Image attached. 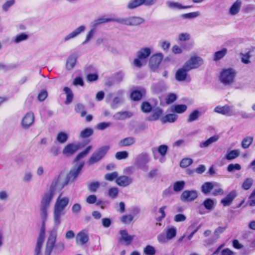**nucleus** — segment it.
Returning <instances> with one entry per match:
<instances>
[{
    "mask_svg": "<svg viewBox=\"0 0 255 255\" xmlns=\"http://www.w3.org/2000/svg\"><path fill=\"white\" fill-rule=\"evenodd\" d=\"M84 162L80 163L77 164L75 167L71 170L69 173L67 175L66 179L68 182L74 181L81 172L82 169L84 166Z\"/></svg>",
    "mask_w": 255,
    "mask_h": 255,
    "instance_id": "9",
    "label": "nucleus"
},
{
    "mask_svg": "<svg viewBox=\"0 0 255 255\" xmlns=\"http://www.w3.org/2000/svg\"><path fill=\"white\" fill-rule=\"evenodd\" d=\"M69 202V198L62 197L61 194L56 199L53 210L54 227L48 232V237L46 243L44 255H50L53 250L55 254H59L65 249V246L63 242H59L56 244V242L58 229L61 223V217L65 214V209Z\"/></svg>",
    "mask_w": 255,
    "mask_h": 255,
    "instance_id": "1",
    "label": "nucleus"
},
{
    "mask_svg": "<svg viewBox=\"0 0 255 255\" xmlns=\"http://www.w3.org/2000/svg\"><path fill=\"white\" fill-rule=\"evenodd\" d=\"M77 58V55L75 54H72L68 57L66 64V67L67 70H71L74 67Z\"/></svg>",
    "mask_w": 255,
    "mask_h": 255,
    "instance_id": "28",
    "label": "nucleus"
},
{
    "mask_svg": "<svg viewBox=\"0 0 255 255\" xmlns=\"http://www.w3.org/2000/svg\"><path fill=\"white\" fill-rule=\"evenodd\" d=\"M216 204L214 201L210 198H207L204 200L200 208L203 206L205 209L209 211H212L215 207Z\"/></svg>",
    "mask_w": 255,
    "mask_h": 255,
    "instance_id": "33",
    "label": "nucleus"
},
{
    "mask_svg": "<svg viewBox=\"0 0 255 255\" xmlns=\"http://www.w3.org/2000/svg\"><path fill=\"white\" fill-rule=\"evenodd\" d=\"M185 182L183 181L176 182L173 185V190L175 192L181 191L184 187Z\"/></svg>",
    "mask_w": 255,
    "mask_h": 255,
    "instance_id": "55",
    "label": "nucleus"
},
{
    "mask_svg": "<svg viewBox=\"0 0 255 255\" xmlns=\"http://www.w3.org/2000/svg\"><path fill=\"white\" fill-rule=\"evenodd\" d=\"M68 183V182L66 179L63 181L61 177L59 176L52 181L49 190H51L52 188L53 192L55 193L56 190L62 189Z\"/></svg>",
    "mask_w": 255,
    "mask_h": 255,
    "instance_id": "15",
    "label": "nucleus"
},
{
    "mask_svg": "<svg viewBox=\"0 0 255 255\" xmlns=\"http://www.w3.org/2000/svg\"><path fill=\"white\" fill-rule=\"evenodd\" d=\"M166 5L171 9L172 10H181L190 8V5H184L182 3L178 2L173 1H167L166 2Z\"/></svg>",
    "mask_w": 255,
    "mask_h": 255,
    "instance_id": "21",
    "label": "nucleus"
},
{
    "mask_svg": "<svg viewBox=\"0 0 255 255\" xmlns=\"http://www.w3.org/2000/svg\"><path fill=\"white\" fill-rule=\"evenodd\" d=\"M128 153L127 151H119L116 153L115 157L118 160L125 159L128 157Z\"/></svg>",
    "mask_w": 255,
    "mask_h": 255,
    "instance_id": "60",
    "label": "nucleus"
},
{
    "mask_svg": "<svg viewBox=\"0 0 255 255\" xmlns=\"http://www.w3.org/2000/svg\"><path fill=\"white\" fill-rule=\"evenodd\" d=\"M34 121V115L31 112L27 113L23 117L21 125L23 128L27 129L31 127Z\"/></svg>",
    "mask_w": 255,
    "mask_h": 255,
    "instance_id": "12",
    "label": "nucleus"
},
{
    "mask_svg": "<svg viewBox=\"0 0 255 255\" xmlns=\"http://www.w3.org/2000/svg\"><path fill=\"white\" fill-rule=\"evenodd\" d=\"M177 99V96L174 93H170L167 95L166 98V103L167 104H170L173 103Z\"/></svg>",
    "mask_w": 255,
    "mask_h": 255,
    "instance_id": "64",
    "label": "nucleus"
},
{
    "mask_svg": "<svg viewBox=\"0 0 255 255\" xmlns=\"http://www.w3.org/2000/svg\"><path fill=\"white\" fill-rule=\"evenodd\" d=\"M100 185V184L98 181L92 182L88 185V188L91 192H95L99 188Z\"/></svg>",
    "mask_w": 255,
    "mask_h": 255,
    "instance_id": "57",
    "label": "nucleus"
},
{
    "mask_svg": "<svg viewBox=\"0 0 255 255\" xmlns=\"http://www.w3.org/2000/svg\"><path fill=\"white\" fill-rule=\"evenodd\" d=\"M236 75L235 69L232 68L224 69L220 73L219 79L224 86H231L235 82Z\"/></svg>",
    "mask_w": 255,
    "mask_h": 255,
    "instance_id": "3",
    "label": "nucleus"
},
{
    "mask_svg": "<svg viewBox=\"0 0 255 255\" xmlns=\"http://www.w3.org/2000/svg\"><path fill=\"white\" fill-rule=\"evenodd\" d=\"M86 29V27L84 25H81L71 33L67 34L63 38V41L66 42L72 39H73L79 35L80 33L84 32Z\"/></svg>",
    "mask_w": 255,
    "mask_h": 255,
    "instance_id": "20",
    "label": "nucleus"
},
{
    "mask_svg": "<svg viewBox=\"0 0 255 255\" xmlns=\"http://www.w3.org/2000/svg\"><path fill=\"white\" fill-rule=\"evenodd\" d=\"M135 141V138L132 137H128L121 140L119 142L120 146H127L132 145Z\"/></svg>",
    "mask_w": 255,
    "mask_h": 255,
    "instance_id": "35",
    "label": "nucleus"
},
{
    "mask_svg": "<svg viewBox=\"0 0 255 255\" xmlns=\"http://www.w3.org/2000/svg\"><path fill=\"white\" fill-rule=\"evenodd\" d=\"M119 190L116 187L110 188L108 190V196L112 199L116 198L119 194Z\"/></svg>",
    "mask_w": 255,
    "mask_h": 255,
    "instance_id": "51",
    "label": "nucleus"
},
{
    "mask_svg": "<svg viewBox=\"0 0 255 255\" xmlns=\"http://www.w3.org/2000/svg\"><path fill=\"white\" fill-rule=\"evenodd\" d=\"M144 93V90H142V91L134 90L131 93L130 98L133 101H139L141 99L143 94Z\"/></svg>",
    "mask_w": 255,
    "mask_h": 255,
    "instance_id": "42",
    "label": "nucleus"
},
{
    "mask_svg": "<svg viewBox=\"0 0 255 255\" xmlns=\"http://www.w3.org/2000/svg\"><path fill=\"white\" fill-rule=\"evenodd\" d=\"M163 110L159 108H157L153 110V114L147 117V120L149 121L157 120L163 114Z\"/></svg>",
    "mask_w": 255,
    "mask_h": 255,
    "instance_id": "29",
    "label": "nucleus"
},
{
    "mask_svg": "<svg viewBox=\"0 0 255 255\" xmlns=\"http://www.w3.org/2000/svg\"><path fill=\"white\" fill-rule=\"evenodd\" d=\"M124 93L123 90H119L116 93L117 96L115 97L110 103L111 107L112 109L117 108L119 105L123 103L124 101Z\"/></svg>",
    "mask_w": 255,
    "mask_h": 255,
    "instance_id": "16",
    "label": "nucleus"
},
{
    "mask_svg": "<svg viewBox=\"0 0 255 255\" xmlns=\"http://www.w3.org/2000/svg\"><path fill=\"white\" fill-rule=\"evenodd\" d=\"M143 253L146 255H154L156 253V251L153 246L147 245L144 248Z\"/></svg>",
    "mask_w": 255,
    "mask_h": 255,
    "instance_id": "54",
    "label": "nucleus"
},
{
    "mask_svg": "<svg viewBox=\"0 0 255 255\" xmlns=\"http://www.w3.org/2000/svg\"><path fill=\"white\" fill-rule=\"evenodd\" d=\"M109 149V146H104L95 151L89 159L88 163L91 165L101 160L106 155Z\"/></svg>",
    "mask_w": 255,
    "mask_h": 255,
    "instance_id": "7",
    "label": "nucleus"
},
{
    "mask_svg": "<svg viewBox=\"0 0 255 255\" xmlns=\"http://www.w3.org/2000/svg\"><path fill=\"white\" fill-rule=\"evenodd\" d=\"M240 155V151L238 149L233 150L228 152L225 156V159L228 160H233Z\"/></svg>",
    "mask_w": 255,
    "mask_h": 255,
    "instance_id": "41",
    "label": "nucleus"
},
{
    "mask_svg": "<svg viewBox=\"0 0 255 255\" xmlns=\"http://www.w3.org/2000/svg\"><path fill=\"white\" fill-rule=\"evenodd\" d=\"M203 63V59L198 56H194L191 57L187 61L185 64L187 67V70L195 69L200 66Z\"/></svg>",
    "mask_w": 255,
    "mask_h": 255,
    "instance_id": "11",
    "label": "nucleus"
},
{
    "mask_svg": "<svg viewBox=\"0 0 255 255\" xmlns=\"http://www.w3.org/2000/svg\"><path fill=\"white\" fill-rule=\"evenodd\" d=\"M242 5L240 0H237L230 8L229 12L231 15L237 14L240 11Z\"/></svg>",
    "mask_w": 255,
    "mask_h": 255,
    "instance_id": "30",
    "label": "nucleus"
},
{
    "mask_svg": "<svg viewBox=\"0 0 255 255\" xmlns=\"http://www.w3.org/2000/svg\"><path fill=\"white\" fill-rule=\"evenodd\" d=\"M177 119V116L174 114H167L161 119L162 123H174Z\"/></svg>",
    "mask_w": 255,
    "mask_h": 255,
    "instance_id": "37",
    "label": "nucleus"
},
{
    "mask_svg": "<svg viewBox=\"0 0 255 255\" xmlns=\"http://www.w3.org/2000/svg\"><path fill=\"white\" fill-rule=\"evenodd\" d=\"M93 133V130L91 128H86L80 132V136L82 138H87Z\"/></svg>",
    "mask_w": 255,
    "mask_h": 255,
    "instance_id": "53",
    "label": "nucleus"
},
{
    "mask_svg": "<svg viewBox=\"0 0 255 255\" xmlns=\"http://www.w3.org/2000/svg\"><path fill=\"white\" fill-rule=\"evenodd\" d=\"M198 197V192L196 190H185L181 195L180 199L184 202H192Z\"/></svg>",
    "mask_w": 255,
    "mask_h": 255,
    "instance_id": "10",
    "label": "nucleus"
},
{
    "mask_svg": "<svg viewBox=\"0 0 255 255\" xmlns=\"http://www.w3.org/2000/svg\"><path fill=\"white\" fill-rule=\"evenodd\" d=\"M115 21L126 25L136 26L143 23L145 19L139 16H129L125 18H120L115 19Z\"/></svg>",
    "mask_w": 255,
    "mask_h": 255,
    "instance_id": "5",
    "label": "nucleus"
},
{
    "mask_svg": "<svg viewBox=\"0 0 255 255\" xmlns=\"http://www.w3.org/2000/svg\"><path fill=\"white\" fill-rule=\"evenodd\" d=\"M214 112L228 117L237 116V112L234 106L225 105L224 106H217L214 109Z\"/></svg>",
    "mask_w": 255,
    "mask_h": 255,
    "instance_id": "8",
    "label": "nucleus"
},
{
    "mask_svg": "<svg viewBox=\"0 0 255 255\" xmlns=\"http://www.w3.org/2000/svg\"><path fill=\"white\" fill-rule=\"evenodd\" d=\"M193 163V160L191 158L183 159L180 163V165L182 168H186L190 165Z\"/></svg>",
    "mask_w": 255,
    "mask_h": 255,
    "instance_id": "61",
    "label": "nucleus"
},
{
    "mask_svg": "<svg viewBox=\"0 0 255 255\" xmlns=\"http://www.w3.org/2000/svg\"><path fill=\"white\" fill-rule=\"evenodd\" d=\"M151 88L153 92L158 94L165 90L166 86L164 83L161 82L153 84Z\"/></svg>",
    "mask_w": 255,
    "mask_h": 255,
    "instance_id": "32",
    "label": "nucleus"
},
{
    "mask_svg": "<svg viewBox=\"0 0 255 255\" xmlns=\"http://www.w3.org/2000/svg\"><path fill=\"white\" fill-rule=\"evenodd\" d=\"M119 174L117 171L113 172L112 173H107L105 175V179L109 181H113L114 180H116L118 178Z\"/></svg>",
    "mask_w": 255,
    "mask_h": 255,
    "instance_id": "50",
    "label": "nucleus"
},
{
    "mask_svg": "<svg viewBox=\"0 0 255 255\" xmlns=\"http://www.w3.org/2000/svg\"><path fill=\"white\" fill-rule=\"evenodd\" d=\"M132 116V113L129 111L119 112L113 116V119L115 120H124L130 118Z\"/></svg>",
    "mask_w": 255,
    "mask_h": 255,
    "instance_id": "26",
    "label": "nucleus"
},
{
    "mask_svg": "<svg viewBox=\"0 0 255 255\" xmlns=\"http://www.w3.org/2000/svg\"><path fill=\"white\" fill-rule=\"evenodd\" d=\"M42 220V227L40 229L38 239L36 244L34 251V255H41V250L45 239V224L47 220V216L44 218L42 215H40Z\"/></svg>",
    "mask_w": 255,
    "mask_h": 255,
    "instance_id": "4",
    "label": "nucleus"
},
{
    "mask_svg": "<svg viewBox=\"0 0 255 255\" xmlns=\"http://www.w3.org/2000/svg\"><path fill=\"white\" fill-rule=\"evenodd\" d=\"M237 196L236 191L233 190L221 200V203L224 206H230Z\"/></svg>",
    "mask_w": 255,
    "mask_h": 255,
    "instance_id": "22",
    "label": "nucleus"
},
{
    "mask_svg": "<svg viewBox=\"0 0 255 255\" xmlns=\"http://www.w3.org/2000/svg\"><path fill=\"white\" fill-rule=\"evenodd\" d=\"M253 141V137L252 136H247L245 137L242 142L241 145L243 148L246 149L250 147Z\"/></svg>",
    "mask_w": 255,
    "mask_h": 255,
    "instance_id": "47",
    "label": "nucleus"
},
{
    "mask_svg": "<svg viewBox=\"0 0 255 255\" xmlns=\"http://www.w3.org/2000/svg\"><path fill=\"white\" fill-rule=\"evenodd\" d=\"M79 148V144L68 143L63 149L62 153L66 157L71 156L74 154Z\"/></svg>",
    "mask_w": 255,
    "mask_h": 255,
    "instance_id": "14",
    "label": "nucleus"
},
{
    "mask_svg": "<svg viewBox=\"0 0 255 255\" xmlns=\"http://www.w3.org/2000/svg\"><path fill=\"white\" fill-rule=\"evenodd\" d=\"M187 107L185 105H177L172 108L171 111L173 112H175L178 114H181L186 111Z\"/></svg>",
    "mask_w": 255,
    "mask_h": 255,
    "instance_id": "46",
    "label": "nucleus"
},
{
    "mask_svg": "<svg viewBox=\"0 0 255 255\" xmlns=\"http://www.w3.org/2000/svg\"><path fill=\"white\" fill-rule=\"evenodd\" d=\"M200 14L199 11H194L187 13H184L180 15V17L182 19H191L195 18Z\"/></svg>",
    "mask_w": 255,
    "mask_h": 255,
    "instance_id": "43",
    "label": "nucleus"
},
{
    "mask_svg": "<svg viewBox=\"0 0 255 255\" xmlns=\"http://www.w3.org/2000/svg\"><path fill=\"white\" fill-rule=\"evenodd\" d=\"M28 36L24 33H21L15 36L13 39V41L15 43H19L22 41L26 40L28 39Z\"/></svg>",
    "mask_w": 255,
    "mask_h": 255,
    "instance_id": "48",
    "label": "nucleus"
},
{
    "mask_svg": "<svg viewBox=\"0 0 255 255\" xmlns=\"http://www.w3.org/2000/svg\"><path fill=\"white\" fill-rule=\"evenodd\" d=\"M132 182V178L126 175L118 176L116 180V183L119 186L126 187L129 185Z\"/></svg>",
    "mask_w": 255,
    "mask_h": 255,
    "instance_id": "18",
    "label": "nucleus"
},
{
    "mask_svg": "<svg viewBox=\"0 0 255 255\" xmlns=\"http://www.w3.org/2000/svg\"><path fill=\"white\" fill-rule=\"evenodd\" d=\"M227 53V49L223 48L221 50L217 51L214 55V60L218 61L223 58Z\"/></svg>",
    "mask_w": 255,
    "mask_h": 255,
    "instance_id": "44",
    "label": "nucleus"
},
{
    "mask_svg": "<svg viewBox=\"0 0 255 255\" xmlns=\"http://www.w3.org/2000/svg\"><path fill=\"white\" fill-rule=\"evenodd\" d=\"M219 139V136L217 135H214L205 141L200 142L199 146L201 148L208 147L210 145L216 142Z\"/></svg>",
    "mask_w": 255,
    "mask_h": 255,
    "instance_id": "31",
    "label": "nucleus"
},
{
    "mask_svg": "<svg viewBox=\"0 0 255 255\" xmlns=\"http://www.w3.org/2000/svg\"><path fill=\"white\" fill-rule=\"evenodd\" d=\"M133 219V216L131 214L125 215L121 218V222L125 224H129Z\"/></svg>",
    "mask_w": 255,
    "mask_h": 255,
    "instance_id": "58",
    "label": "nucleus"
},
{
    "mask_svg": "<svg viewBox=\"0 0 255 255\" xmlns=\"http://www.w3.org/2000/svg\"><path fill=\"white\" fill-rule=\"evenodd\" d=\"M63 91L66 94V99L65 103L66 104H69L71 103L72 101L73 98V94L71 90L69 88L67 87L64 88Z\"/></svg>",
    "mask_w": 255,
    "mask_h": 255,
    "instance_id": "40",
    "label": "nucleus"
},
{
    "mask_svg": "<svg viewBox=\"0 0 255 255\" xmlns=\"http://www.w3.org/2000/svg\"><path fill=\"white\" fill-rule=\"evenodd\" d=\"M141 109L144 113H149L152 111L151 105L147 102H144L141 104Z\"/></svg>",
    "mask_w": 255,
    "mask_h": 255,
    "instance_id": "56",
    "label": "nucleus"
},
{
    "mask_svg": "<svg viewBox=\"0 0 255 255\" xmlns=\"http://www.w3.org/2000/svg\"><path fill=\"white\" fill-rule=\"evenodd\" d=\"M49 152L52 155L57 156L60 153V147L56 145H53L49 149Z\"/></svg>",
    "mask_w": 255,
    "mask_h": 255,
    "instance_id": "62",
    "label": "nucleus"
},
{
    "mask_svg": "<svg viewBox=\"0 0 255 255\" xmlns=\"http://www.w3.org/2000/svg\"><path fill=\"white\" fill-rule=\"evenodd\" d=\"M74 110L76 113L80 114L82 117H85L87 114L85 107L81 103L77 104L75 106Z\"/></svg>",
    "mask_w": 255,
    "mask_h": 255,
    "instance_id": "36",
    "label": "nucleus"
},
{
    "mask_svg": "<svg viewBox=\"0 0 255 255\" xmlns=\"http://www.w3.org/2000/svg\"><path fill=\"white\" fill-rule=\"evenodd\" d=\"M176 234L177 230L174 227H168L166 230V235L169 240L174 238L176 236Z\"/></svg>",
    "mask_w": 255,
    "mask_h": 255,
    "instance_id": "39",
    "label": "nucleus"
},
{
    "mask_svg": "<svg viewBox=\"0 0 255 255\" xmlns=\"http://www.w3.org/2000/svg\"><path fill=\"white\" fill-rule=\"evenodd\" d=\"M218 185V183L217 182H206L202 185L201 191L205 195H208Z\"/></svg>",
    "mask_w": 255,
    "mask_h": 255,
    "instance_id": "24",
    "label": "nucleus"
},
{
    "mask_svg": "<svg viewBox=\"0 0 255 255\" xmlns=\"http://www.w3.org/2000/svg\"><path fill=\"white\" fill-rule=\"evenodd\" d=\"M187 67H186V65L184 64L181 68L177 70L175 74V77L177 81H183L185 80L187 76V72L190 71L187 70Z\"/></svg>",
    "mask_w": 255,
    "mask_h": 255,
    "instance_id": "23",
    "label": "nucleus"
},
{
    "mask_svg": "<svg viewBox=\"0 0 255 255\" xmlns=\"http://www.w3.org/2000/svg\"><path fill=\"white\" fill-rule=\"evenodd\" d=\"M68 134L64 131L59 132L56 136V140L61 144L65 143L68 139Z\"/></svg>",
    "mask_w": 255,
    "mask_h": 255,
    "instance_id": "34",
    "label": "nucleus"
},
{
    "mask_svg": "<svg viewBox=\"0 0 255 255\" xmlns=\"http://www.w3.org/2000/svg\"><path fill=\"white\" fill-rule=\"evenodd\" d=\"M200 116L201 113L198 110H194L189 115L187 121L188 123H191L196 121Z\"/></svg>",
    "mask_w": 255,
    "mask_h": 255,
    "instance_id": "38",
    "label": "nucleus"
},
{
    "mask_svg": "<svg viewBox=\"0 0 255 255\" xmlns=\"http://www.w3.org/2000/svg\"><path fill=\"white\" fill-rule=\"evenodd\" d=\"M92 146L90 145L86 147V148L81 152L79 153L77 156L75 158V161H78L81 158L85 157L86 155L88 154V153L92 149Z\"/></svg>",
    "mask_w": 255,
    "mask_h": 255,
    "instance_id": "49",
    "label": "nucleus"
},
{
    "mask_svg": "<svg viewBox=\"0 0 255 255\" xmlns=\"http://www.w3.org/2000/svg\"><path fill=\"white\" fill-rule=\"evenodd\" d=\"M55 193L53 192L52 188L45 192L42 195L40 205V215L44 218L47 216V211L50 207L52 200Z\"/></svg>",
    "mask_w": 255,
    "mask_h": 255,
    "instance_id": "2",
    "label": "nucleus"
},
{
    "mask_svg": "<svg viewBox=\"0 0 255 255\" xmlns=\"http://www.w3.org/2000/svg\"><path fill=\"white\" fill-rule=\"evenodd\" d=\"M241 166L240 164L231 163L228 165L227 170L229 172H233L236 171H239L241 169Z\"/></svg>",
    "mask_w": 255,
    "mask_h": 255,
    "instance_id": "52",
    "label": "nucleus"
},
{
    "mask_svg": "<svg viewBox=\"0 0 255 255\" xmlns=\"http://www.w3.org/2000/svg\"><path fill=\"white\" fill-rule=\"evenodd\" d=\"M253 183V180L252 178H247L243 182L242 187L245 190H248L251 188Z\"/></svg>",
    "mask_w": 255,
    "mask_h": 255,
    "instance_id": "63",
    "label": "nucleus"
},
{
    "mask_svg": "<svg viewBox=\"0 0 255 255\" xmlns=\"http://www.w3.org/2000/svg\"><path fill=\"white\" fill-rule=\"evenodd\" d=\"M151 52V49L148 47L140 49L137 52V58L134 60V66L141 67L143 64L146 63V59L150 55Z\"/></svg>",
    "mask_w": 255,
    "mask_h": 255,
    "instance_id": "6",
    "label": "nucleus"
},
{
    "mask_svg": "<svg viewBox=\"0 0 255 255\" xmlns=\"http://www.w3.org/2000/svg\"><path fill=\"white\" fill-rule=\"evenodd\" d=\"M163 59V55L161 53H158L152 55L149 60V66L151 68L154 70L158 67Z\"/></svg>",
    "mask_w": 255,
    "mask_h": 255,
    "instance_id": "17",
    "label": "nucleus"
},
{
    "mask_svg": "<svg viewBox=\"0 0 255 255\" xmlns=\"http://www.w3.org/2000/svg\"><path fill=\"white\" fill-rule=\"evenodd\" d=\"M167 208V206H163L160 207L158 210V212L161 214V216L156 218V220L158 222H161L165 217V210Z\"/></svg>",
    "mask_w": 255,
    "mask_h": 255,
    "instance_id": "59",
    "label": "nucleus"
},
{
    "mask_svg": "<svg viewBox=\"0 0 255 255\" xmlns=\"http://www.w3.org/2000/svg\"><path fill=\"white\" fill-rule=\"evenodd\" d=\"M115 19H116L107 18L105 16H103L92 21L91 23V26L93 28H96L101 24L110 21H115Z\"/></svg>",
    "mask_w": 255,
    "mask_h": 255,
    "instance_id": "25",
    "label": "nucleus"
},
{
    "mask_svg": "<svg viewBox=\"0 0 255 255\" xmlns=\"http://www.w3.org/2000/svg\"><path fill=\"white\" fill-rule=\"evenodd\" d=\"M143 0H131L128 2L127 7L128 9L135 8L142 4H143Z\"/></svg>",
    "mask_w": 255,
    "mask_h": 255,
    "instance_id": "45",
    "label": "nucleus"
},
{
    "mask_svg": "<svg viewBox=\"0 0 255 255\" xmlns=\"http://www.w3.org/2000/svg\"><path fill=\"white\" fill-rule=\"evenodd\" d=\"M89 236L86 231L83 230L79 232L76 237V242L78 245H84L89 241Z\"/></svg>",
    "mask_w": 255,
    "mask_h": 255,
    "instance_id": "19",
    "label": "nucleus"
},
{
    "mask_svg": "<svg viewBox=\"0 0 255 255\" xmlns=\"http://www.w3.org/2000/svg\"><path fill=\"white\" fill-rule=\"evenodd\" d=\"M119 233L120 235L119 242H123L124 245L127 246L130 245L132 242L135 236L129 235L127 230H121Z\"/></svg>",
    "mask_w": 255,
    "mask_h": 255,
    "instance_id": "13",
    "label": "nucleus"
},
{
    "mask_svg": "<svg viewBox=\"0 0 255 255\" xmlns=\"http://www.w3.org/2000/svg\"><path fill=\"white\" fill-rule=\"evenodd\" d=\"M150 158L146 153H141L136 159V163L139 166L145 165L149 161Z\"/></svg>",
    "mask_w": 255,
    "mask_h": 255,
    "instance_id": "27",
    "label": "nucleus"
}]
</instances>
